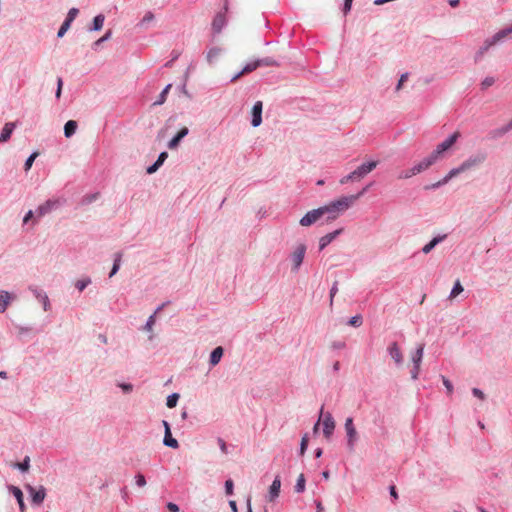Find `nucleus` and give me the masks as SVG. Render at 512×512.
I'll list each match as a JSON object with an SVG mask.
<instances>
[{"mask_svg": "<svg viewBox=\"0 0 512 512\" xmlns=\"http://www.w3.org/2000/svg\"><path fill=\"white\" fill-rule=\"evenodd\" d=\"M444 185H446V183L443 182V179H441V180H439V181H437L435 183L425 185L424 189L427 190V191H429V190H436V189H438V188H440V187H442Z\"/></svg>", "mask_w": 512, "mask_h": 512, "instance_id": "obj_51", "label": "nucleus"}, {"mask_svg": "<svg viewBox=\"0 0 512 512\" xmlns=\"http://www.w3.org/2000/svg\"><path fill=\"white\" fill-rule=\"evenodd\" d=\"M171 87H172V84H167L163 88V90L161 91V93L159 94L157 100L154 102L153 105H162L166 101L167 95H168Z\"/></svg>", "mask_w": 512, "mask_h": 512, "instance_id": "obj_34", "label": "nucleus"}, {"mask_svg": "<svg viewBox=\"0 0 512 512\" xmlns=\"http://www.w3.org/2000/svg\"><path fill=\"white\" fill-rule=\"evenodd\" d=\"M167 509L170 512H179V506L172 502L167 503Z\"/></svg>", "mask_w": 512, "mask_h": 512, "instance_id": "obj_64", "label": "nucleus"}, {"mask_svg": "<svg viewBox=\"0 0 512 512\" xmlns=\"http://www.w3.org/2000/svg\"><path fill=\"white\" fill-rule=\"evenodd\" d=\"M121 257H122V254L121 253H116L114 255V262H113V266H112V269L109 273V277H113L120 269V265H121Z\"/></svg>", "mask_w": 512, "mask_h": 512, "instance_id": "obj_36", "label": "nucleus"}, {"mask_svg": "<svg viewBox=\"0 0 512 512\" xmlns=\"http://www.w3.org/2000/svg\"><path fill=\"white\" fill-rule=\"evenodd\" d=\"M112 36V31L111 30H108L106 31V33L100 37L98 40H96L93 44H92V49L97 51L99 49V47L106 41H108Z\"/></svg>", "mask_w": 512, "mask_h": 512, "instance_id": "obj_35", "label": "nucleus"}, {"mask_svg": "<svg viewBox=\"0 0 512 512\" xmlns=\"http://www.w3.org/2000/svg\"><path fill=\"white\" fill-rule=\"evenodd\" d=\"M26 489L31 496V501L34 505H40L43 503L46 497V489L43 486H40L39 489H35L31 485H26Z\"/></svg>", "mask_w": 512, "mask_h": 512, "instance_id": "obj_13", "label": "nucleus"}, {"mask_svg": "<svg viewBox=\"0 0 512 512\" xmlns=\"http://www.w3.org/2000/svg\"><path fill=\"white\" fill-rule=\"evenodd\" d=\"M423 354H424V344H420L411 356V361L413 364V368L411 370L412 380H417L419 377L420 366L422 363Z\"/></svg>", "mask_w": 512, "mask_h": 512, "instance_id": "obj_7", "label": "nucleus"}, {"mask_svg": "<svg viewBox=\"0 0 512 512\" xmlns=\"http://www.w3.org/2000/svg\"><path fill=\"white\" fill-rule=\"evenodd\" d=\"M221 51L222 50L219 47H212V48H210L207 51V55H206L207 61L210 64H212L219 57Z\"/></svg>", "mask_w": 512, "mask_h": 512, "instance_id": "obj_33", "label": "nucleus"}, {"mask_svg": "<svg viewBox=\"0 0 512 512\" xmlns=\"http://www.w3.org/2000/svg\"><path fill=\"white\" fill-rule=\"evenodd\" d=\"M105 16L103 14L96 15L93 20L91 26L88 28L90 32L100 31L104 25Z\"/></svg>", "mask_w": 512, "mask_h": 512, "instance_id": "obj_26", "label": "nucleus"}, {"mask_svg": "<svg viewBox=\"0 0 512 512\" xmlns=\"http://www.w3.org/2000/svg\"><path fill=\"white\" fill-rule=\"evenodd\" d=\"M224 349L221 346H218L212 350L209 357V363L211 366H216L223 356Z\"/></svg>", "mask_w": 512, "mask_h": 512, "instance_id": "obj_24", "label": "nucleus"}, {"mask_svg": "<svg viewBox=\"0 0 512 512\" xmlns=\"http://www.w3.org/2000/svg\"><path fill=\"white\" fill-rule=\"evenodd\" d=\"M257 68H259V63L256 62V59L251 61V62H248L243 68H242V73L245 74H248V73H251L253 71H255Z\"/></svg>", "mask_w": 512, "mask_h": 512, "instance_id": "obj_42", "label": "nucleus"}, {"mask_svg": "<svg viewBox=\"0 0 512 512\" xmlns=\"http://www.w3.org/2000/svg\"><path fill=\"white\" fill-rule=\"evenodd\" d=\"M510 34H512V25L499 30L488 39L493 45H496L502 42Z\"/></svg>", "mask_w": 512, "mask_h": 512, "instance_id": "obj_19", "label": "nucleus"}, {"mask_svg": "<svg viewBox=\"0 0 512 512\" xmlns=\"http://www.w3.org/2000/svg\"><path fill=\"white\" fill-rule=\"evenodd\" d=\"M61 206V200L60 199H48L43 204L39 205L35 213L37 214V218H40L56 209H58Z\"/></svg>", "mask_w": 512, "mask_h": 512, "instance_id": "obj_9", "label": "nucleus"}, {"mask_svg": "<svg viewBox=\"0 0 512 512\" xmlns=\"http://www.w3.org/2000/svg\"><path fill=\"white\" fill-rule=\"evenodd\" d=\"M62 87H63V80H62L61 77H58L57 78V88H56V91H55L56 99H60L61 94H62Z\"/></svg>", "mask_w": 512, "mask_h": 512, "instance_id": "obj_58", "label": "nucleus"}, {"mask_svg": "<svg viewBox=\"0 0 512 512\" xmlns=\"http://www.w3.org/2000/svg\"><path fill=\"white\" fill-rule=\"evenodd\" d=\"M344 429L346 432V440H347V449L350 452L355 450V446L359 440V434L355 428L353 418L347 417L344 423Z\"/></svg>", "mask_w": 512, "mask_h": 512, "instance_id": "obj_4", "label": "nucleus"}, {"mask_svg": "<svg viewBox=\"0 0 512 512\" xmlns=\"http://www.w3.org/2000/svg\"><path fill=\"white\" fill-rule=\"evenodd\" d=\"M163 444L165 446L173 448V449H176L179 447V443H178L177 439L172 437L171 430H168L167 432L164 433Z\"/></svg>", "mask_w": 512, "mask_h": 512, "instance_id": "obj_31", "label": "nucleus"}, {"mask_svg": "<svg viewBox=\"0 0 512 512\" xmlns=\"http://www.w3.org/2000/svg\"><path fill=\"white\" fill-rule=\"evenodd\" d=\"M464 291L460 280H456L449 295V299H453Z\"/></svg>", "mask_w": 512, "mask_h": 512, "instance_id": "obj_40", "label": "nucleus"}, {"mask_svg": "<svg viewBox=\"0 0 512 512\" xmlns=\"http://www.w3.org/2000/svg\"><path fill=\"white\" fill-rule=\"evenodd\" d=\"M362 316L361 315H355V316H352L349 321H348V324L353 326V327H359L362 325Z\"/></svg>", "mask_w": 512, "mask_h": 512, "instance_id": "obj_49", "label": "nucleus"}, {"mask_svg": "<svg viewBox=\"0 0 512 512\" xmlns=\"http://www.w3.org/2000/svg\"><path fill=\"white\" fill-rule=\"evenodd\" d=\"M486 157L487 155L485 152H478L473 154L461 163L462 169L465 172L469 169L475 168L482 164L486 160Z\"/></svg>", "mask_w": 512, "mask_h": 512, "instance_id": "obj_10", "label": "nucleus"}, {"mask_svg": "<svg viewBox=\"0 0 512 512\" xmlns=\"http://www.w3.org/2000/svg\"><path fill=\"white\" fill-rule=\"evenodd\" d=\"M179 400V394L178 393H172L167 397L166 405L168 408H174L177 405V402Z\"/></svg>", "mask_w": 512, "mask_h": 512, "instance_id": "obj_43", "label": "nucleus"}, {"mask_svg": "<svg viewBox=\"0 0 512 512\" xmlns=\"http://www.w3.org/2000/svg\"><path fill=\"white\" fill-rule=\"evenodd\" d=\"M372 183L366 185L357 194L342 196L332 200L329 203L308 211L300 220L299 224H314L316 221L326 218L328 221L336 220L340 215L344 214L361 196H363Z\"/></svg>", "mask_w": 512, "mask_h": 512, "instance_id": "obj_1", "label": "nucleus"}, {"mask_svg": "<svg viewBox=\"0 0 512 512\" xmlns=\"http://www.w3.org/2000/svg\"><path fill=\"white\" fill-rule=\"evenodd\" d=\"M91 282L92 280L90 277H85L77 280L74 285L79 292H82L88 285L91 284Z\"/></svg>", "mask_w": 512, "mask_h": 512, "instance_id": "obj_39", "label": "nucleus"}, {"mask_svg": "<svg viewBox=\"0 0 512 512\" xmlns=\"http://www.w3.org/2000/svg\"><path fill=\"white\" fill-rule=\"evenodd\" d=\"M464 170L462 169L461 164L458 167L452 168L442 179L443 182L446 184L454 177L459 175L460 173H463Z\"/></svg>", "mask_w": 512, "mask_h": 512, "instance_id": "obj_32", "label": "nucleus"}, {"mask_svg": "<svg viewBox=\"0 0 512 512\" xmlns=\"http://www.w3.org/2000/svg\"><path fill=\"white\" fill-rule=\"evenodd\" d=\"M494 46L490 41L489 39L487 38L483 45L478 49V51L475 53V62H479L482 57L484 56V54L492 47Z\"/></svg>", "mask_w": 512, "mask_h": 512, "instance_id": "obj_29", "label": "nucleus"}, {"mask_svg": "<svg viewBox=\"0 0 512 512\" xmlns=\"http://www.w3.org/2000/svg\"><path fill=\"white\" fill-rule=\"evenodd\" d=\"M305 486H306L305 476H304V474H300L298 476V479H297L296 484L294 486V490H295L296 493H303L305 491Z\"/></svg>", "mask_w": 512, "mask_h": 512, "instance_id": "obj_37", "label": "nucleus"}, {"mask_svg": "<svg viewBox=\"0 0 512 512\" xmlns=\"http://www.w3.org/2000/svg\"><path fill=\"white\" fill-rule=\"evenodd\" d=\"M15 127L16 125L13 122L5 123L0 133V143L7 142L10 139Z\"/></svg>", "mask_w": 512, "mask_h": 512, "instance_id": "obj_21", "label": "nucleus"}, {"mask_svg": "<svg viewBox=\"0 0 512 512\" xmlns=\"http://www.w3.org/2000/svg\"><path fill=\"white\" fill-rule=\"evenodd\" d=\"M167 158H168V153L166 151L161 152L158 155V158L156 159V161L146 168V173L151 175V174H154L155 172H157L158 169L164 164V162L166 161Z\"/></svg>", "mask_w": 512, "mask_h": 512, "instance_id": "obj_18", "label": "nucleus"}, {"mask_svg": "<svg viewBox=\"0 0 512 512\" xmlns=\"http://www.w3.org/2000/svg\"><path fill=\"white\" fill-rule=\"evenodd\" d=\"M38 156H39V153H38L37 151L32 152V153L28 156V158L25 160V163H24V170H25L26 172H28V171L31 169V167H32V165H33V163H34L35 159H36Z\"/></svg>", "mask_w": 512, "mask_h": 512, "instance_id": "obj_41", "label": "nucleus"}, {"mask_svg": "<svg viewBox=\"0 0 512 512\" xmlns=\"http://www.w3.org/2000/svg\"><path fill=\"white\" fill-rule=\"evenodd\" d=\"M262 112H263V102L256 101L251 109V125L252 127H259L262 124Z\"/></svg>", "mask_w": 512, "mask_h": 512, "instance_id": "obj_14", "label": "nucleus"}, {"mask_svg": "<svg viewBox=\"0 0 512 512\" xmlns=\"http://www.w3.org/2000/svg\"><path fill=\"white\" fill-rule=\"evenodd\" d=\"M338 292V281H335L330 289V306L333 305V299Z\"/></svg>", "mask_w": 512, "mask_h": 512, "instance_id": "obj_59", "label": "nucleus"}, {"mask_svg": "<svg viewBox=\"0 0 512 512\" xmlns=\"http://www.w3.org/2000/svg\"><path fill=\"white\" fill-rule=\"evenodd\" d=\"M354 0H344L342 5V12L346 16L352 9V4Z\"/></svg>", "mask_w": 512, "mask_h": 512, "instance_id": "obj_54", "label": "nucleus"}, {"mask_svg": "<svg viewBox=\"0 0 512 512\" xmlns=\"http://www.w3.org/2000/svg\"><path fill=\"white\" fill-rule=\"evenodd\" d=\"M118 387H120L122 391L127 394L133 390V385L130 383H119Z\"/></svg>", "mask_w": 512, "mask_h": 512, "instance_id": "obj_61", "label": "nucleus"}, {"mask_svg": "<svg viewBox=\"0 0 512 512\" xmlns=\"http://www.w3.org/2000/svg\"><path fill=\"white\" fill-rule=\"evenodd\" d=\"M427 169H428L427 165L424 164L423 160H421L420 162H418L415 165H413L411 168L402 171L399 174L398 178L399 179H408V178H411L414 175L422 173L423 171H425Z\"/></svg>", "mask_w": 512, "mask_h": 512, "instance_id": "obj_16", "label": "nucleus"}, {"mask_svg": "<svg viewBox=\"0 0 512 512\" xmlns=\"http://www.w3.org/2000/svg\"><path fill=\"white\" fill-rule=\"evenodd\" d=\"M471 392L475 397L479 398L482 401L485 400L486 398L484 392L479 388H472Z\"/></svg>", "mask_w": 512, "mask_h": 512, "instance_id": "obj_60", "label": "nucleus"}, {"mask_svg": "<svg viewBox=\"0 0 512 512\" xmlns=\"http://www.w3.org/2000/svg\"><path fill=\"white\" fill-rule=\"evenodd\" d=\"M78 14H79L78 8L73 7L71 9H69L65 20L63 21V23L61 24V26L57 32L58 38H62L65 35V33L69 30L72 22L75 20V18L77 17Z\"/></svg>", "mask_w": 512, "mask_h": 512, "instance_id": "obj_12", "label": "nucleus"}, {"mask_svg": "<svg viewBox=\"0 0 512 512\" xmlns=\"http://www.w3.org/2000/svg\"><path fill=\"white\" fill-rule=\"evenodd\" d=\"M8 490L16 498L20 510L24 511L25 510V503H24L23 493H22L21 489L19 487H17V486L9 485L8 486Z\"/></svg>", "mask_w": 512, "mask_h": 512, "instance_id": "obj_22", "label": "nucleus"}, {"mask_svg": "<svg viewBox=\"0 0 512 512\" xmlns=\"http://www.w3.org/2000/svg\"><path fill=\"white\" fill-rule=\"evenodd\" d=\"M135 483L138 487H144L147 483L145 476L142 473L135 475Z\"/></svg>", "mask_w": 512, "mask_h": 512, "instance_id": "obj_53", "label": "nucleus"}, {"mask_svg": "<svg viewBox=\"0 0 512 512\" xmlns=\"http://www.w3.org/2000/svg\"><path fill=\"white\" fill-rule=\"evenodd\" d=\"M447 237V234H439L437 236H435L434 238H432L430 240V246L434 249L439 243H441L442 241H444Z\"/></svg>", "mask_w": 512, "mask_h": 512, "instance_id": "obj_46", "label": "nucleus"}, {"mask_svg": "<svg viewBox=\"0 0 512 512\" xmlns=\"http://www.w3.org/2000/svg\"><path fill=\"white\" fill-rule=\"evenodd\" d=\"M155 18L153 12L151 11H148L145 13L144 17L142 18V20L139 22V26H145L147 23L153 21Z\"/></svg>", "mask_w": 512, "mask_h": 512, "instance_id": "obj_48", "label": "nucleus"}, {"mask_svg": "<svg viewBox=\"0 0 512 512\" xmlns=\"http://www.w3.org/2000/svg\"><path fill=\"white\" fill-rule=\"evenodd\" d=\"M228 11V2L225 1L223 11L216 13L212 21V31L214 34H219L227 25L226 12Z\"/></svg>", "mask_w": 512, "mask_h": 512, "instance_id": "obj_8", "label": "nucleus"}, {"mask_svg": "<svg viewBox=\"0 0 512 512\" xmlns=\"http://www.w3.org/2000/svg\"><path fill=\"white\" fill-rule=\"evenodd\" d=\"M281 480L279 476H276L269 489V500L274 501L280 493Z\"/></svg>", "mask_w": 512, "mask_h": 512, "instance_id": "obj_23", "label": "nucleus"}, {"mask_svg": "<svg viewBox=\"0 0 512 512\" xmlns=\"http://www.w3.org/2000/svg\"><path fill=\"white\" fill-rule=\"evenodd\" d=\"M509 131L508 129L506 128V125H503L499 128H496V129H492L489 133H488V138L491 139V140H496V139H499L501 137H503L505 134H507Z\"/></svg>", "mask_w": 512, "mask_h": 512, "instance_id": "obj_30", "label": "nucleus"}, {"mask_svg": "<svg viewBox=\"0 0 512 512\" xmlns=\"http://www.w3.org/2000/svg\"><path fill=\"white\" fill-rule=\"evenodd\" d=\"M320 417L323 424V435L329 440L335 430V420L330 412H323V407L320 410Z\"/></svg>", "mask_w": 512, "mask_h": 512, "instance_id": "obj_6", "label": "nucleus"}, {"mask_svg": "<svg viewBox=\"0 0 512 512\" xmlns=\"http://www.w3.org/2000/svg\"><path fill=\"white\" fill-rule=\"evenodd\" d=\"M189 69H190V68H188V69L186 70L185 75H184V78H185V79H184V82H183V84H182V85H181V87H180L181 91H182L185 95H187L188 97H190V95H189V93H188V91H187V89H186V81H187V78H188V75H189Z\"/></svg>", "mask_w": 512, "mask_h": 512, "instance_id": "obj_62", "label": "nucleus"}, {"mask_svg": "<svg viewBox=\"0 0 512 512\" xmlns=\"http://www.w3.org/2000/svg\"><path fill=\"white\" fill-rule=\"evenodd\" d=\"M14 467L20 470L21 472L25 473L30 468V457L25 456L22 462L15 463Z\"/></svg>", "mask_w": 512, "mask_h": 512, "instance_id": "obj_38", "label": "nucleus"}, {"mask_svg": "<svg viewBox=\"0 0 512 512\" xmlns=\"http://www.w3.org/2000/svg\"><path fill=\"white\" fill-rule=\"evenodd\" d=\"M441 378H442V383H443V385L445 386V388L447 390V393L448 394H452V392H453V384H452V382L448 378H446L445 376H441Z\"/></svg>", "mask_w": 512, "mask_h": 512, "instance_id": "obj_55", "label": "nucleus"}, {"mask_svg": "<svg viewBox=\"0 0 512 512\" xmlns=\"http://www.w3.org/2000/svg\"><path fill=\"white\" fill-rule=\"evenodd\" d=\"M98 196H99V193L87 194V195L83 196L81 203L84 205L91 204L92 202L97 200Z\"/></svg>", "mask_w": 512, "mask_h": 512, "instance_id": "obj_44", "label": "nucleus"}, {"mask_svg": "<svg viewBox=\"0 0 512 512\" xmlns=\"http://www.w3.org/2000/svg\"><path fill=\"white\" fill-rule=\"evenodd\" d=\"M189 133V129L187 127H182L170 140L169 142L167 143V147L170 149V150H174L176 149L180 142L182 141V139L184 137H186Z\"/></svg>", "mask_w": 512, "mask_h": 512, "instance_id": "obj_17", "label": "nucleus"}, {"mask_svg": "<svg viewBox=\"0 0 512 512\" xmlns=\"http://www.w3.org/2000/svg\"><path fill=\"white\" fill-rule=\"evenodd\" d=\"M408 77H409V73H408V72H405V73H403V74H401V75H400V78H399V80H398V82H397V84H396V87H395V90H396V91L401 90V88H402V86H403L404 82H406V81H407Z\"/></svg>", "mask_w": 512, "mask_h": 512, "instance_id": "obj_52", "label": "nucleus"}, {"mask_svg": "<svg viewBox=\"0 0 512 512\" xmlns=\"http://www.w3.org/2000/svg\"><path fill=\"white\" fill-rule=\"evenodd\" d=\"M494 83H495V78L491 77V76H488V77H485L483 79V81L481 82L480 86H481L482 90H486L487 88L492 86Z\"/></svg>", "mask_w": 512, "mask_h": 512, "instance_id": "obj_47", "label": "nucleus"}, {"mask_svg": "<svg viewBox=\"0 0 512 512\" xmlns=\"http://www.w3.org/2000/svg\"><path fill=\"white\" fill-rule=\"evenodd\" d=\"M154 324H155V313L148 317L146 324L144 326V329L147 331H151Z\"/></svg>", "mask_w": 512, "mask_h": 512, "instance_id": "obj_57", "label": "nucleus"}, {"mask_svg": "<svg viewBox=\"0 0 512 512\" xmlns=\"http://www.w3.org/2000/svg\"><path fill=\"white\" fill-rule=\"evenodd\" d=\"M343 229H337L333 232H330L319 240V250H323L326 246H328L337 236H339L342 233Z\"/></svg>", "mask_w": 512, "mask_h": 512, "instance_id": "obj_20", "label": "nucleus"}, {"mask_svg": "<svg viewBox=\"0 0 512 512\" xmlns=\"http://www.w3.org/2000/svg\"><path fill=\"white\" fill-rule=\"evenodd\" d=\"M11 295L5 290H0V313H4L10 303Z\"/></svg>", "mask_w": 512, "mask_h": 512, "instance_id": "obj_28", "label": "nucleus"}, {"mask_svg": "<svg viewBox=\"0 0 512 512\" xmlns=\"http://www.w3.org/2000/svg\"><path fill=\"white\" fill-rule=\"evenodd\" d=\"M378 165V161L371 160L365 163H362L360 166H358L355 170L350 172L348 175L343 176L340 179V184L344 185L348 182H355L360 181L363 179L366 175H368L371 171H373Z\"/></svg>", "mask_w": 512, "mask_h": 512, "instance_id": "obj_3", "label": "nucleus"}, {"mask_svg": "<svg viewBox=\"0 0 512 512\" xmlns=\"http://www.w3.org/2000/svg\"><path fill=\"white\" fill-rule=\"evenodd\" d=\"M218 444H219V447H220L221 451L223 453L227 454L228 451H227L226 442L222 438H218Z\"/></svg>", "mask_w": 512, "mask_h": 512, "instance_id": "obj_63", "label": "nucleus"}, {"mask_svg": "<svg viewBox=\"0 0 512 512\" xmlns=\"http://www.w3.org/2000/svg\"><path fill=\"white\" fill-rule=\"evenodd\" d=\"M307 247L303 243H299L294 251L290 255V260L292 262V272L297 273L303 263Z\"/></svg>", "mask_w": 512, "mask_h": 512, "instance_id": "obj_5", "label": "nucleus"}, {"mask_svg": "<svg viewBox=\"0 0 512 512\" xmlns=\"http://www.w3.org/2000/svg\"><path fill=\"white\" fill-rule=\"evenodd\" d=\"M307 447H308V435L305 434L302 439H301V442H300V449H299V454L300 455H304V453L306 452L307 450Z\"/></svg>", "mask_w": 512, "mask_h": 512, "instance_id": "obj_50", "label": "nucleus"}, {"mask_svg": "<svg viewBox=\"0 0 512 512\" xmlns=\"http://www.w3.org/2000/svg\"><path fill=\"white\" fill-rule=\"evenodd\" d=\"M29 291L34 295V297L42 303L44 311H49L51 309L50 300L48 295L43 290L39 289L36 286H29Z\"/></svg>", "mask_w": 512, "mask_h": 512, "instance_id": "obj_15", "label": "nucleus"}, {"mask_svg": "<svg viewBox=\"0 0 512 512\" xmlns=\"http://www.w3.org/2000/svg\"><path fill=\"white\" fill-rule=\"evenodd\" d=\"M234 491V483L231 479L225 481V493L227 495H232Z\"/></svg>", "mask_w": 512, "mask_h": 512, "instance_id": "obj_56", "label": "nucleus"}, {"mask_svg": "<svg viewBox=\"0 0 512 512\" xmlns=\"http://www.w3.org/2000/svg\"><path fill=\"white\" fill-rule=\"evenodd\" d=\"M459 137V132H454L450 134L444 141L439 143L427 157L422 159L424 161V164H426L427 167L430 168L436 162L445 158L447 153L452 149V147L457 142Z\"/></svg>", "mask_w": 512, "mask_h": 512, "instance_id": "obj_2", "label": "nucleus"}, {"mask_svg": "<svg viewBox=\"0 0 512 512\" xmlns=\"http://www.w3.org/2000/svg\"><path fill=\"white\" fill-rule=\"evenodd\" d=\"M447 237V234H439L437 236H435L434 238H432L430 240V246L434 249L439 243H441L442 241H444Z\"/></svg>", "mask_w": 512, "mask_h": 512, "instance_id": "obj_45", "label": "nucleus"}, {"mask_svg": "<svg viewBox=\"0 0 512 512\" xmlns=\"http://www.w3.org/2000/svg\"><path fill=\"white\" fill-rule=\"evenodd\" d=\"M387 353L393 359L397 367H401L404 362V356L399 344L396 341L391 342L387 346Z\"/></svg>", "mask_w": 512, "mask_h": 512, "instance_id": "obj_11", "label": "nucleus"}, {"mask_svg": "<svg viewBox=\"0 0 512 512\" xmlns=\"http://www.w3.org/2000/svg\"><path fill=\"white\" fill-rule=\"evenodd\" d=\"M77 128H78L77 121H75V120H68L64 124V129H63L64 136L66 138H71L76 133Z\"/></svg>", "mask_w": 512, "mask_h": 512, "instance_id": "obj_25", "label": "nucleus"}, {"mask_svg": "<svg viewBox=\"0 0 512 512\" xmlns=\"http://www.w3.org/2000/svg\"><path fill=\"white\" fill-rule=\"evenodd\" d=\"M256 62L259 63V67H279L280 66V62L270 56L258 58V59H256Z\"/></svg>", "mask_w": 512, "mask_h": 512, "instance_id": "obj_27", "label": "nucleus"}]
</instances>
